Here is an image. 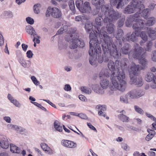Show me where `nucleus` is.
<instances>
[{"instance_id":"nucleus-1","label":"nucleus","mask_w":156,"mask_h":156,"mask_svg":"<svg viewBox=\"0 0 156 156\" xmlns=\"http://www.w3.org/2000/svg\"><path fill=\"white\" fill-rule=\"evenodd\" d=\"M129 61L126 58H122L120 62L118 60L115 63L110 60L108 64V67L111 71L110 79L112 85L109 86L112 90H118L123 92L125 90L126 83L124 80L125 78L124 71L129 69L128 65Z\"/></svg>"},{"instance_id":"nucleus-2","label":"nucleus","mask_w":156,"mask_h":156,"mask_svg":"<svg viewBox=\"0 0 156 156\" xmlns=\"http://www.w3.org/2000/svg\"><path fill=\"white\" fill-rule=\"evenodd\" d=\"M100 33L101 36H103V39L101 41V43L104 52L102 57L104 61L108 62L110 59L111 56L115 58H120L121 53L117 50L116 45L113 44L112 39L102 31H101Z\"/></svg>"},{"instance_id":"nucleus-3","label":"nucleus","mask_w":156,"mask_h":156,"mask_svg":"<svg viewBox=\"0 0 156 156\" xmlns=\"http://www.w3.org/2000/svg\"><path fill=\"white\" fill-rule=\"evenodd\" d=\"M109 7V5H103L101 7V12L105 16L104 23H108V22H114L121 17V14L118 11L110 9Z\"/></svg>"},{"instance_id":"nucleus-4","label":"nucleus","mask_w":156,"mask_h":156,"mask_svg":"<svg viewBox=\"0 0 156 156\" xmlns=\"http://www.w3.org/2000/svg\"><path fill=\"white\" fill-rule=\"evenodd\" d=\"M139 70V65L133 63L129 69V75L130 79L131 84H134L140 87L143 85L142 78L137 75V72Z\"/></svg>"},{"instance_id":"nucleus-5","label":"nucleus","mask_w":156,"mask_h":156,"mask_svg":"<svg viewBox=\"0 0 156 156\" xmlns=\"http://www.w3.org/2000/svg\"><path fill=\"white\" fill-rule=\"evenodd\" d=\"M90 40L89 42L90 50L89 54L90 55L95 54L101 51V46L97 39L96 34L95 33H91L90 34Z\"/></svg>"},{"instance_id":"nucleus-6","label":"nucleus","mask_w":156,"mask_h":156,"mask_svg":"<svg viewBox=\"0 0 156 156\" xmlns=\"http://www.w3.org/2000/svg\"><path fill=\"white\" fill-rule=\"evenodd\" d=\"M75 33L69 34L66 37V40L69 42L70 41L69 47L71 49H75L77 47L83 48L84 46V42L82 40L78 39L79 36L76 35V37H74Z\"/></svg>"},{"instance_id":"nucleus-7","label":"nucleus","mask_w":156,"mask_h":156,"mask_svg":"<svg viewBox=\"0 0 156 156\" xmlns=\"http://www.w3.org/2000/svg\"><path fill=\"white\" fill-rule=\"evenodd\" d=\"M134 50L133 52V56L139 60V63L143 66L144 67L147 64V61L144 57L145 53L143 49L137 44H135L134 46Z\"/></svg>"},{"instance_id":"nucleus-8","label":"nucleus","mask_w":156,"mask_h":156,"mask_svg":"<svg viewBox=\"0 0 156 156\" xmlns=\"http://www.w3.org/2000/svg\"><path fill=\"white\" fill-rule=\"evenodd\" d=\"M140 23H142V21L140 22ZM140 24H134L133 26V28L135 30V31L132 33L131 34H127L125 37H123L122 38V41L123 42L125 41H130L133 42L136 41L137 39L136 37L138 36L139 35L138 31L141 30H144V27H143V24H141V25Z\"/></svg>"},{"instance_id":"nucleus-9","label":"nucleus","mask_w":156,"mask_h":156,"mask_svg":"<svg viewBox=\"0 0 156 156\" xmlns=\"http://www.w3.org/2000/svg\"><path fill=\"white\" fill-rule=\"evenodd\" d=\"M144 0H133L131 5H128L125 9V14H131L135 11H140L144 8L143 2Z\"/></svg>"},{"instance_id":"nucleus-10","label":"nucleus","mask_w":156,"mask_h":156,"mask_svg":"<svg viewBox=\"0 0 156 156\" xmlns=\"http://www.w3.org/2000/svg\"><path fill=\"white\" fill-rule=\"evenodd\" d=\"M76 5L77 8L82 13H89L91 11L90 4L88 2H85L83 3L82 0H77Z\"/></svg>"},{"instance_id":"nucleus-11","label":"nucleus","mask_w":156,"mask_h":156,"mask_svg":"<svg viewBox=\"0 0 156 156\" xmlns=\"http://www.w3.org/2000/svg\"><path fill=\"white\" fill-rule=\"evenodd\" d=\"M109 75L107 70H102L99 73V77L101 80L100 84L103 89H106L108 86L109 81L106 78L109 77Z\"/></svg>"},{"instance_id":"nucleus-12","label":"nucleus","mask_w":156,"mask_h":156,"mask_svg":"<svg viewBox=\"0 0 156 156\" xmlns=\"http://www.w3.org/2000/svg\"><path fill=\"white\" fill-rule=\"evenodd\" d=\"M45 15L47 17H49L51 15L54 18L59 19L62 16V12L58 8L49 7L47 10Z\"/></svg>"},{"instance_id":"nucleus-13","label":"nucleus","mask_w":156,"mask_h":156,"mask_svg":"<svg viewBox=\"0 0 156 156\" xmlns=\"http://www.w3.org/2000/svg\"><path fill=\"white\" fill-rule=\"evenodd\" d=\"M103 14H99L98 16L96 17L95 19V23L97 25V30L98 31V32L96 31V32L97 33L98 32V33L99 34L100 36L102 37L103 39V36H102L100 35V32L101 31H102L103 33H104L105 34H106L107 35L106 32L104 30L105 29L104 27H102L101 29H100L99 27H101L102 25L103 22H104V19L102 18V15Z\"/></svg>"},{"instance_id":"nucleus-14","label":"nucleus","mask_w":156,"mask_h":156,"mask_svg":"<svg viewBox=\"0 0 156 156\" xmlns=\"http://www.w3.org/2000/svg\"><path fill=\"white\" fill-rule=\"evenodd\" d=\"M142 91L139 89L132 90L128 92L126 95L127 98L129 99H136L138 98L143 96Z\"/></svg>"},{"instance_id":"nucleus-15","label":"nucleus","mask_w":156,"mask_h":156,"mask_svg":"<svg viewBox=\"0 0 156 156\" xmlns=\"http://www.w3.org/2000/svg\"><path fill=\"white\" fill-rule=\"evenodd\" d=\"M124 35L123 30L121 29H118L115 35V37L116 39L115 42L114 43L113 42V44H115L116 45V48L120 47L122 46V42L120 38H121Z\"/></svg>"},{"instance_id":"nucleus-16","label":"nucleus","mask_w":156,"mask_h":156,"mask_svg":"<svg viewBox=\"0 0 156 156\" xmlns=\"http://www.w3.org/2000/svg\"><path fill=\"white\" fill-rule=\"evenodd\" d=\"M61 144L64 147L70 148H75L77 146V144L74 142L64 139L61 141Z\"/></svg>"},{"instance_id":"nucleus-17","label":"nucleus","mask_w":156,"mask_h":156,"mask_svg":"<svg viewBox=\"0 0 156 156\" xmlns=\"http://www.w3.org/2000/svg\"><path fill=\"white\" fill-rule=\"evenodd\" d=\"M0 145L3 149H7L9 145L8 140L6 137L4 135L0 136Z\"/></svg>"},{"instance_id":"nucleus-18","label":"nucleus","mask_w":156,"mask_h":156,"mask_svg":"<svg viewBox=\"0 0 156 156\" xmlns=\"http://www.w3.org/2000/svg\"><path fill=\"white\" fill-rule=\"evenodd\" d=\"M26 30L27 32L30 34L31 36H36L37 38H40V37L37 35L34 29L31 26L29 25L26 27Z\"/></svg>"},{"instance_id":"nucleus-19","label":"nucleus","mask_w":156,"mask_h":156,"mask_svg":"<svg viewBox=\"0 0 156 156\" xmlns=\"http://www.w3.org/2000/svg\"><path fill=\"white\" fill-rule=\"evenodd\" d=\"M40 145L41 148L46 153L50 155L52 154V150L46 144L42 143H41Z\"/></svg>"},{"instance_id":"nucleus-20","label":"nucleus","mask_w":156,"mask_h":156,"mask_svg":"<svg viewBox=\"0 0 156 156\" xmlns=\"http://www.w3.org/2000/svg\"><path fill=\"white\" fill-rule=\"evenodd\" d=\"M131 48V46L128 43L125 44L121 49V52L124 54H130L129 52Z\"/></svg>"},{"instance_id":"nucleus-21","label":"nucleus","mask_w":156,"mask_h":156,"mask_svg":"<svg viewBox=\"0 0 156 156\" xmlns=\"http://www.w3.org/2000/svg\"><path fill=\"white\" fill-rule=\"evenodd\" d=\"M140 12L139 13L138 12H137L135 14H134L133 15H131L130 16H132L133 17V19L134 21H135L136 22V24H137L138 23V24H140V25H141V23H140V21H141L142 22V24H143V27H144V21L142 20L141 19H139L138 17L139 16V15Z\"/></svg>"},{"instance_id":"nucleus-22","label":"nucleus","mask_w":156,"mask_h":156,"mask_svg":"<svg viewBox=\"0 0 156 156\" xmlns=\"http://www.w3.org/2000/svg\"><path fill=\"white\" fill-rule=\"evenodd\" d=\"M92 88L94 92L98 94H102L104 93V89L98 85H94Z\"/></svg>"},{"instance_id":"nucleus-23","label":"nucleus","mask_w":156,"mask_h":156,"mask_svg":"<svg viewBox=\"0 0 156 156\" xmlns=\"http://www.w3.org/2000/svg\"><path fill=\"white\" fill-rule=\"evenodd\" d=\"M8 98L11 102L13 103L18 108H20L21 107V104L16 99H14L10 94H8Z\"/></svg>"},{"instance_id":"nucleus-24","label":"nucleus","mask_w":156,"mask_h":156,"mask_svg":"<svg viewBox=\"0 0 156 156\" xmlns=\"http://www.w3.org/2000/svg\"><path fill=\"white\" fill-rule=\"evenodd\" d=\"M91 2L92 4L95 7H99L101 5V8L103 5H108L105 4V2L104 0H92Z\"/></svg>"},{"instance_id":"nucleus-25","label":"nucleus","mask_w":156,"mask_h":156,"mask_svg":"<svg viewBox=\"0 0 156 156\" xmlns=\"http://www.w3.org/2000/svg\"><path fill=\"white\" fill-rule=\"evenodd\" d=\"M17 57L19 59V62L21 66L24 67H27V65L26 62L22 58V54L20 51L17 54Z\"/></svg>"},{"instance_id":"nucleus-26","label":"nucleus","mask_w":156,"mask_h":156,"mask_svg":"<svg viewBox=\"0 0 156 156\" xmlns=\"http://www.w3.org/2000/svg\"><path fill=\"white\" fill-rule=\"evenodd\" d=\"M2 16L6 19L12 18L13 17L12 12L10 10L4 11Z\"/></svg>"},{"instance_id":"nucleus-27","label":"nucleus","mask_w":156,"mask_h":156,"mask_svg":"<svg viewBox=\"0 0 156 156\" xmlns=\"http://www.w3.org/2000/svg\"><path fill=\"white\" fill-rule=\"evenodd\" d=\"M145 80L147 82L154 81L155 80H156V76H154L153 73H148L145 76Z\"/></svg>"},{"instance_id":"nucleus-28","label":"nucleus","mask_w":156,"mask_h":156,"mask_svg":"<svg viewBox=\"0 0 156 156\" xmlns=\"http://www.w3.org/2000/svg\"><path fill=\"white\" fill-rule=\"evenodd\" d=\"M155 18L154 17H150L147 20V23L145 24L144 23V27L145 29L146 28V27H145V26H152L153 25L155 24Z\"/></svg>"},{"instance_id":"nucleus-29","label":"nucleus","mask_w":156,"mask_h":156,"mask_svg":"<svg viewBox=\"0 0 156 156\" xmlns=\"http://www.w3.org/2000/svg\"><path fill=\"white\" fill-rule=\"evenodd\" d=\"M99 53H97L95 54H92L91 55H90V57L89 59V62L90 64L93 66H95L97 62L96 58H97V54H98Z\"/></svg>"},{"instance_id":"nucleus-30","label":"nucleus","mask_w":156,"mask_h":156,"mask_svg":"<svg viewBox=\"0 0 156 156\" xmlns=\"http://www.w3.org/2000/svg\"><path fill=\"white\" fill-rule=\"evenodd\" d=\"M10 151L12 153L19 154L21 151V150L19 147L13 144H10Z\"/></svg>"},{"instance_id":"nucleus-31","label":"nucleus","mask_w":156,"mask_h":156,"mask_svg":"<svg viewBox=\"0 0 156 156\" xmlns=\"http://www.w3.org/2000/svg\"><path fill=\"white\" fill-rule=\"evenodd\" d=\"M108 23L106 27L107 31L110 34H111L114 32L115 27L114 25L110 23V22H108Z\"/></svg>"},{"instance_id":"nucleus-32","label":"nucleus","mask_w":156,"mask_h":156,"mask_svg":"<svg viewBox=\"0 0 156 156\" xmlns=\"http://www.w3.org/2000/svg\"><path fill=\"white\" fill-rule=\"evenodd\" d=\"M85 27L86 31L90 33V34L91 33H94V31L93 32H92L93 31V25L90 22H87L86 23Z\"/></svg>"},{"instance_id":"nucleus-33","label":"nucleus","mask_w":156,"mask_h":156,"mask_svg":"<svg viewBox=\"0 0 156 156\" xmlns=\"http://www.w3.org/2000/svg\"><path fill=\"white\" fill-rule=\"evenodd\" d=\"M69 5L70 9L72 12L71 14L72 15L75 14L76 12V11L73 0H70V1L69 3Z\"/></svg>"},{"instance_id":"nucleus-34","label":"nucleus","mask_w":156,"mask_h":156,"mask_svg":"<svg viewBox=\"0 0 156 156\" xmlns=\"http://www.w3.org/2000/svg\"><path fill=\"white\" fill-rule=\"evenodd\" d=\"M141 10H142L141 14L142 16L145 19H147L150 14L149 9L147 8L144 9L143 10V9H141Z\"/></svg>"},{"instance_id":"nucleus-35","label":"nucleus","mask_w":156,"mask_h":156,"mask_svg":"<svg viewBox=\"0 0 156 156\" xmlns=\"http://www.w3.org/2000/svg\"><path fill=\"white\" fill-rule=\"evenodd\" d=\"M118 118L123 122H127L129 121V117L126 115L121 114L118 115Z\"/></svg>"},{"instance_id":"nucleus-36","label":"nucleus","mask_w":156,"mask_h":156,"mask_svg":"<svg viewBox=\"0 0 156 156\" xmlns=\"http://www.w3.org/2000/svg\"><path fill=\"white\" fill-rule=\"evenodd\" d=\"M54 126L55 129L57 131L59 132H61L62 131V126H60L57 120H55L54 122Z\"/></svg>"},{"instance_id":"nucleus-37","label":"nucleus","mask_w":156,"mask_h":156,"mask_svg":"<svg viewBox=\"0 0 156 156\" xmlns=\"http://www.w3.org/2000/svg\"><path fill=\"white\" fill-rule=\"evenodd\" d=\"M133 16H129L126 20L125 22L126 25V27H130L132 25L133 22L134 21V20L133 19Z\"/></svg>"},{"instance_id":"nucleus-38","label":"nucleus","mask_w":156,"mask_h":156,"mask_svg":"<svg viewBox=\"0 0 156 156\" xmlns=\"http://www.w3.org/2000/svg\"><path fill=\"white\" fill-rule=\"evenodd\" d=\"M41 7V5L40 4H35L33 7L34 12L36 14H38L40 12L39 8Z\"/></svg>"},{"instance_id":"nucleus-39","label":"nucleus","mask_w":156,"mask_h":156,"mask_svg":"<svg viewBox=\"0 0 156 156\" xmlns=\"http://www.w3.org/2000/svg\"><path fill=\"white\" fill-rule=\"evenodd\" d=\"M81 90L82 92L88 94H91L92 91L90 88L85 87H81Z\"/></svg>"},{"instance_id":"nucleus-40","label":"nucleus","mask_w":156,"mask_h":156,"mask_svg":"<svg viewBox=\"0 0 156 156\" xmlns=\"http://www.w3.org/2000/svg\"><path fill=\"white\" fill-rule=\"evenodd\" d=\"M152 43L151 41H149L147 43L145 50L146 51H150L151 50L152 47Z\"/></svg>"},{"instance_id":"nucleus-41","label":"nucleus","mask_w":156,"mask_h":156,"mask_svg":"<svg viewBox=\"0 0 156 156\" xmlns=\"http://www.w3.org/2000/svg\"><path fill=\"white\" fill-rule=\"evenodd\" d=\"M125 20V17L122 16L121 19L119 20L118 22V26L119 27H121L123 25L124 22Z\"/></svg>"},{"instance_id":"nucleus-42","label":"nucleus","mask_w":156,"mask_h":156,"mask_svg":"<svg viewBox=\"0 0 156 156\" xmlns=\"http://www.w3.org/2000/svg\"><path fill=\"white\" fill-rule=\"evenodd\" d=\"M134 108L136 111L138 113L141 115H143L144 114V112L143 110L139 106L135 105L134 106Z\"/></svg>"},{"instance_id":"nucleus-43","label":"nucleus","mask_w":156,"mask_h":156,"mask_svg":"<svg viewBox=\"0 0 156 156\" xmlns=\"http://www.w3.org/2000/svg\"><path fill=\"white\" fill-rule=\"evenodd\" d=\"M140 37L143 40L147 41V36L146 32L144 31H142L140 34Z\"/></svg>"},{"instance_id":"nucleus-44","label":"nucleus","mask_w":156,"mask_h":156,"mask_svg":"<svg viewBox=\"0 0 156 156\" xmlns=\"http://www.w3.org/2000/svg\"><path fill=\"white\" fill-rule=\"evenodd\" d=\"M125 1L126 0H119V3H118V4H117V6H116V8L117 9H119L120 7H122L124 5V4L123 2H122L123 1ZM126 1L127 2H129L130 1V0H126Z\"/></svg>"},{"instance_id":"nucleus-45","label":"nucleus","mask_w":156,"mask_h":156,"mask_svg":"<svg viewBox=\"0 0 156 156\" xmlns=\"http://www.w3.org/2000/svg\"><path fill=\"white\" fill-rule=\"evenodd\" d=\"M58 45L59 49L61 50L63 48H66L67 47V44H63L61 42L59 41L58 43Z\"/></svg>"},{"instance_id":"nucleus-46","label":"nucleus","mask_w":156,"mask_h":156,"mask_svg":"<svg viewBox=\"0 0 156 156\" xmlns=\"http://www.w3.org/2000/svg\"><path fill=\"white\" fill-rule=\"evenodd\" d=\"M151 55L152 61L156 62V50L152 51Z\"/></svg>"},{"instance_id":"nucleus-47","label":"nucleus","mask_w":156,"mask_h":156,"mask_svg":"<svg viewBox=\"0 0 156 156\" xmlns=\"http://www.w3.org/2000/svg\"><path fill=\"white\" fill-rule=\"evenodd\" d=\"M26 20L28 23L30 25L33 24L34 22L33 19L30 17H27L26 19Z\"/></svg>"},{"instance_id":"nucleus-48","label":"nucleus","mask_w":156,"mask_h":156,"mask_svg":"<svg viewBox=\"0 0 156 156\" xmlns=\"http://www.w3.org/2000/svg\"><path fill=\"white\" fill-rule=\"evenodd\" d=\"M96 108L103 111H106V106L105 105H98L96 106Z\"/></svg>"},{"instance_id":"nucleus-49","label":"nucleus","mask_w":156,"mask_h":156,"mask_svg":"<svg viewBox=\"0 0 156 156\" xmlns=\"http://www.w3.org/2000/svg\"><path fill=\"white\" fill-rule=\"evenodd\" d=\"M98 7H96V8L94 9L93 11L92 12V14L93 15H96L98 13L99 14V12L100 11V9L99 8H98ZM99 14H101L99 13Z\"/></svg>"},{"instance_id":"nucleus-50","label":"nucleus","mask_w":156,"mask_h":156,"mask_svg":"<svg viewBox=\"0 0 156 156\" xmlns=\"http://www.w3.org/2000/svg\"><path fill=\"white\" fill-rule=\"evenodd\" d=\"M147 30L148 34H156V29L155 30H154L152 28H148Z\"/></svg>"},{"instance_id":"nucleus-51","label":"nucleus","mask_w":156,"mask_h":156,"mask_svg":"<svg viewBox=\"0 0 156 156\" xmlns=\"http://www.w3.org/2000/svg\"><path fill=\"white\" fill-rule=\"evenodd\" d=\"M128 99L126 97V98H124V97L121 96L120 98V101L122 102L127 104L128 103Z\"/></svg>"},{"instance_id":"nucleus-52","label":"nucleus","mask_w":156,"mask_h":156,"mask_svg":"<svg viewBox=\"0 0 156 156\" xmlns=\"http://www.w3.org/2000/svg\"><path fill=\"white\" fill-rule=\"evenodd\" d=\"M4 39L2 35V33L0 31V46H2L3 45L4 43Z\"/></svg>"},{"instance_id":"nucleus-53","label":"nucleus","mask_w":156,"mask_h":156,"mask_svg":"<svg viewBox=\"0 0 156 156\" xmlns=\"http://www.w3.org/2000/svg\"><path fill=\"white\" fill-rule=\"evenodd\" d=\"M119 0H110V4L112 6L115 5L117 2H119Z\"/></svg>"},{"instance_id":"nucleus-54","label":"nucleus","mask_w":156,"mask_h":156,"mask_svg":"<svg viewBox=\"0 0 156 156\" xmlns=\"http://www.w3.org/2000/svg\"><path fill=\"white\" fill-rule=\"evenodd\" d=\"M78 116L80 118L83 119H86L87 118V116L86 115L82 113L78 114Z\"/></svg>"},{"instance_id":"nucleus-55","label":"nucleus","mask_w":156,"mask_h":156,"mask_svg":"<svg viewBox=\"0 0 156 156\" xmlns=\"http://www.w3.org/2000/svg\"><path fill=\"white\" fill-rule=\"evenodd\" d=\"M27 56L29 58H32L33 57V54L31 50L28 51L27 52Z\"/></svg>"},{"instance_id":"nucleus-56","label":"nucleus","mask_w":156,"mask_h":156,"mask_svg":"<svg viewBox=\"0 0 156 156\" xmlns=\"http://www.w3.org/2000/svg\"><path fill=\"white\" fill-rule=\"evenodd\" d=\"M64 90L66 91H69L71 90V88L69 84H66L64 88Z\"/></svg>"},{"instance_id":"nucleus-57","label":"nucleus","mask_w":156,"mask_h":156,"mask_svg":"<svg viewBox=\"0 0 156 156\" xmlns=\"http://www.w3.org/2000/svg\"><path fill=\"white\" fill-rule=\"evenodd\" d=\"M43 100L47 102L48 104H49L53 107L55 108H56V105L52 103L49 100L43 99Z\"/></svg>"},{"instance_id":"nucleus-58","label":"nucleus","mask_w":156,"mask_h":156,"mask_svg":"<svg viewBox=\"0 0 156 156\" xmlns=\"http://www.w3.org/2000/svg\"><path fill=\"white\" fill-rule=\"evenodd\" d=\"M87 125L91 129L97 132V130L96 128L90 123H87Z\"/></svg>"},{"instance_id":"nucleus-59","label":"nucleus","mask_w":156,"mask_h":156,"mask_svg":"<svg viewBox=\"0 0 156 156\" xmlns=\"http://www.w3.org/2000/svg\"><path fill=\"white\" fill-rule=\"evenodd\" d=\"M147 131L149 133V134L152 135L153 137L155 134V132L154 130L148 129L147 130Z\"/></svg>"},{"instance_id":"nucleus-60","label":"nucleus","mask_w":156,"mask_h":156,"mask_svg":"<svg viewBox=\"0 0 156 156\" xmlns=\"http://www.w3.org/2000/svg\"><path fill=\"white\" fill-rule=\"evenodd\" d=\"M75 20L76 21H82V16L80 15L76 16L75 18Z\"/></svg>"},{"instance_id":"nucleus-61","label":"nucleus","mask_w":156,"mask_h":156,"mask_svg":"<svg viewBox=\"0 0 156 156\" xmlns=\"http://www.w3.org/2000/svg\"><path fill=\"white\" fill-rule=\"evenodd\" d=\"M156 80H155L154 81H153L152 83L150 85L152 89H155L156 88Z\"/></svg>"},{"instance_id":"nucleus-62","label":"nucleus","mask_w":156,"mask_h":156,"mask_svg":"<svg viewBox=\"0 0 156 156\" xmlns=\"http://www.w3.org/2000/svg\"><path fill=\"white\" fill-rule=\"evenodd\" d=\"M122 148L124 150L126 151L128 148V146L127 144L125 143H122L121 144Z\"/></svg>"},{"instance_id":"nucleus-63","label":"nucleus","mask_w":156,"mask_h":156,"mask_svg":"<svg viewBox=\"0 0 156 156\" xmlns=\"http://www.w3.org/2000/svg\"><path fill=\"white\" fill-rule=\"evenodd\" d=\"M79 98L80 100L82 101H85L86 99L85 97L81 94L79 95Z\"/></svg>"},{"instance_id":"nucleus-64","label":"nucleus","mask_w":156,"mask_h":156,"mask_svg":"<svg viewBox=\"0 0 156 156\" xmlns=\"http://www.w3.org/2000/svg\"><path fill=\"white\" fill-rule=\"evenodd\" d=\"M102 111L99 110L98 112V114L100 116H103L104 117H105L106 115L105 113Z\"/></svg>"}]
</instances>
